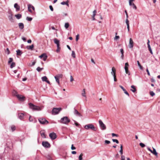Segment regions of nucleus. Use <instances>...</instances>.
<instances>
[{"instance_id": "obj_1", "label": "nucleus", "mask_w": 160, "mask_h": 160, "mask_svg": "<svg viewBox=\"0 0 160 160\" xmlns=\"http://www.w3.org/2000/svg\"><path fill=\"white\" fill-rule=\"evenodd\" d=\"M70 122V120L67 117H64L61 118L60 122L64 124H67Z\"/></svg>"}, {"instance_id": "obj_2", "label": "nucleus", "mask_w": 160, "mask_h": 160, "mask_svg": "<svg viewBox=\"0 0 160 160\" xmlns=\"http://www.w3.org/2000/svg\"><path fill=\"white\" fill-rule=\"evenodd\" d=\"M29 105L30 108L33 109V110L36 111H40L41 110L40 107L35 106L31 103H29Z\"/></svg>"}, {"instance_id": "obj_3", "label": "nucleus", "mask_w": 160, "mask_h": 160, "mask_svg": "<svg viewBox=\"0 0 160 160\" xmlns=\"http://www.w3.org/2000/svg\"><path fill=\"white\" fill-rule=\"evenodd\" d=\"M84 128L87 130L89 129H91L92 130L95 131L97 130L96 128L92 124H89L85 125L84 126Z\"/></svg>"}, {"instance_id": "obj_4", "label": "nucleus", "mask_w": 160, "mask_h": 160, "mask_svg": "<svg viewBox=\"0 0 160 160\" xmlns=\"http://www.w3.org/2000/svg\"><path fill=\"white\" fill-rule=\"evenodd\" d=\"M38 120L40 123L41 124H47L49 123L48 122L45 118H38Z\"/></svg>"}, {"instance_id": "obj_5", "label": "nucleus", "mask_w": 160, "mask_h": 160, "mask_svg": "<svg viewBox=\"0 0 160 160\" xmlns=\"http://www.w3.org/2000/svg\"><path fill=\"white\" fill-rule=\"evenodd\" d=\"M116 70L115 68L114 67H112V72H111V74L113 76L114 78V80L115 82L117 81L116 79Z\"/></svg>"}, {"instance_id": "obj_6", "label": "nucleus", "mask_w": 160, "mask_h": 160, "mask_svg": "<svg viewBox=\"0 0 160 160\" xmlns=\"http://www.w3.org/2000/svg\"><path fill=\"white\" fill-rule=\"evenodd\" d=\"M99 123L100 127L102 130H105L106 129L105 125L103 123L101 120H99Z\"/></svg>"}, {"instance_id": "obj_7", "label": "nucleus", "mask_w": 160, "mask_h": 160, "mask_svg": "<svg viewBox=\"0 0 160 160\" xmlns=\"http://www.w3.org/2000/svg\"><path fill=\"white\" fill-rule=\"evenodd\" d=\"M61 108H54L52 111V113L53 114L55 115L59 113V112L61 110Z\"/></svg>"}, {"instance_id": "obj_8", "label": "nucleus", "mask_w": 160, "mask_h": 160, "mask_svg": "<svg viewBox=\"0 0 160 160\" xmlns=\"http://www.w3.org/2000/svg\"><path fill=\"white\" fill-rule=\"evenodd\" d=\"M9 15L8 16V18L9 20L11 22H14V20L13 18V14L12 12L11 11L8 12Z\"/></svg>"}, {"instance_id": "obj_9", "label": "nucleus", "mask_w": 160, "mask_h": 160, "mask_svg": "<svg viewBox=\"0 0 160 160\" xmlns=\"http://www.w3.org/2000/svg\"><path fill=\"white\" fill-rule=\"evenodd\" d=\"M49 136L50 138L52 140H54L55 139L57 138L56 134L54 132L50 133L49 134Z\"/></svg>"}, {"instance_id": "obj_10", "label": "nucleus", "mask_w": 160, "mask_h": 160, "mask_svg": "<svg viewBox=\"0 0 160 160\" xmlns=\"http://www.w3.org/2000/svg\"><path fill=\"white\" fill-rule=\"evenodd\" d=\"M42 145L43 147L47 148H49L50 146V144L48 142H42Z\"/></svg>"}, {"instance_id": "obj_11", "label": "nucleus", "mask_w": 160, "mask_h": 160, "mask_svg": "<svg viewBox=\"0 0 160 160\" xmlns=\"http://www.w3.org/2000/svg\"><path fill=\"white\" fill-rule=\"evenodd\" d=\"M16 96L19 100L20 101H22L25 100V97L22 95L17 94L16 95Z\"/></svg>"}, {"instance_id": "obj_12", "label": "nucleus", "mask_w": 160, "mask_h": 160, "mask_svg": "<svg viewBox=\"0 0 160 160\" xmlns=\"http://www.w3.org/2000/svg\"><path fill=\"white\" fill-rule=\"evenodd\" d=\"M39 57L41 58H43V60L44 61H45L47 59V56L46 54L44 53L39 56Z\"/></svg>"}, {"instance_id": "obj_13", "label": "nucleus", "mask_w": 160, "mask_h": 160, "mask_svg": "<svg viewBox=\"0 0 160 160\" xmlns=\"http://www.w3.org/2000/svg\"><path fill=\"white\" fill-rule=\"evenodd\" d=\"M62 77V75L61 74H59L57 76H55L54 77V78L56 80V82L58 83V84H59V78H60L61 77Z\"/></svg>"}, {"instance_id": "obj_14", "label": "nucleus", "mask_w": 160, "mask_h": 160, "mask_svg": "<svg viewBox=\"0 0 160 160\" xmlns=\"http://www.w3.org/2000/svg\"><path fill=\"white\" fill-rule=\"evenodd\" d=\"M133 46V42L131 38L129 39V47L130 48H132Z\"/></svg>"}, {"instance_id": "obj_15", "label": "nucleus", "mask_w": 160, "mask_h": 160, "mask_svg": "<svg viewBox=\"0 0 160 160\" xmlns=\"http://www.w3.org/2000/svg\"><path fill=\"white\" fill-rule=\"evenodd\" d=\"M24 114L23 113H19L18 117L19 119L21 120H22L24 119Z\"/></svg>"}, {"instance_id": "obj_16", "label": "nucleus", "mask_w": 160, "mask_h": 160, "mask_svg": "<svg viewBox=\"0 0 160 160\" xmlns=\"http://www.w3.org/2000/svg\"><path fill=\"white\" fill-rule=\"evenodd\" d=\"M74 114L78 116H79V117H81L82 116V115L75 108L74 109Z\"/></svg>"}, {"instance_id": "obj_17", "label": "nucleus", "mask_w": 160, "mask_h": 160, "mask_svg": "<svg viewBox=\"0 0 160 160\" xmlns=\"http://www.w3.org/2000/svg\"><path fill=\"white\" fill-rule=\"evenodd\" d=\"M14 8L16 9V11H18L20 10V6L17 3H15L14 4Z\"/></svg>"}, {"instance_id": "obj_18", "label": "nucleus", "mask_w": 160, "mask_h": 160, "mask_svg": "<svg viewBox=\"0 0 160 160\" xmlns=\"http://www.w3.org/2000/svg\"><path fill=\"white\" fill-rule=\"evenodd\" d=\"M54 42L57 45V46H60L59 41L58 39L56 38L54 39Z\"/></svg>"}, {"instance_id": "obj_19", "label": "nucleus", "mask_w": 160, "mask_h": 160, "mask_svg": "<svg viewBox=\"0 0 160 160\" xmlns=\"http://www.w3.org/2000/svg\"><path fill=\"white\" fill-rule=\"evenodd\" d=\"M152 148L153 150H152L151 153L155 156H158V153L156 152V149L153 147H152Z\"/></svg>"}, {"instance_id": "obj_20", "label": "nucleus", "mask_w": 160, "mask_h": 160, "mask_svg": "<svg viewBox=\"0 0 160 160\" xmlns=\"http://www.w3.org/2000/svg\"><path fill=\"white\" fill-rule=\"evenodd\" d=\"M18 26L20 29H22L24 28V24L20 22L18 23Z\"/></svg>"}, {"instance_id": "obj_21", "label": "nucleus", "mask_w": 160, "mask_h": 160, "mask_svg": "<svg viewBox=\"0 0 160 160\" xmlns=\"http://www.w3.org/2000/svg\"><path fill=\"white\" fill-rule=\"evenodd\" d=\"M68 1H67L66 2H62L61 3V4L62 5H66L68 7H69V5L68 4Z\"/></svg>"}, {"instance_id": "obj_22", "label": "nucleus", "mask_w": 160, "mask_h": 160, "mask_svg": "<svg viewBox=\"0 0 160 160\" xmlns=\"http://www.w3.org/2000/svg\"><path fill=\"white\" fill-rule=\"evenodd\" d=\"M29 121L30 122H33L34 121V123H36L37 122V120L36 119H35L34 120H33V119L32 118V117L31 116H30L29 118Z\"/></svg>"}, {"instance_id": "obj_23", "label": "nucleus", "mask_w": 160, "mask_h": 160, "mask_svg": "<svg viewBox=\"0 0 160 160\" xmlns=\"http://www.w3.org/2000/svg\"><path fill=\"white\" fill-rule=\"evenodd\" d=\"M131 88H132V89H131V91L133 92H135L136 91L135 86L134 85H132L131 86Z\"/></svg>"}, {"instance_id": "obj_24", "label": "nucleus", "mask_w": 160, "mask_h": 160, "mask_svg": "<svg viewBox=\"0 0 160 160\" xmlns=\"http://www.w3.org/2000/svg\"><path fill=\"white\" fill-rule=\"evenodd\" d=\"M120 52L121 53V58L122 59H123V57H124V51L123 50L122 48H121L120 49Z\"/></svg>"}, {"instance_id": "obj_25", "label": "nucleus", "mask_w": 160, "mask_h": 160, "mask_svg": "<svg viewBox=\"0 0 160 160\" xmlns=\"http://www.w3.org/2000/svg\"><path fill=\"white\" fill-rule=\"evenodd\" d=\"M16 52H17V56H21V55L22 53L21 51L19 49H18V50H17L16 51Z\"/></svg>"}, {"instance_id": "obj_26", "label": "nucleus", "mask_w": 160, "mask_h": 160, "mask_svg": "<svg viewBox=\"0 0 160 160\" xmlns=\"http://www.w3.org/2000/svg\"><path fill=\"white\" fill-rule=\"evenodd\" d=\"M15 16L17 19H19L21 18L22 15L20 14H18L15 15Z\"/></svg>"}, {"instance_id": "obj_27", "label": "nucleus", "mask_w": 160, "mask_h": 160, "mask_svg": "<svg viewBox=\"0 0 160 160\" xmlns=\"http://www.w3.org/2000/svg\"><path fill=\"white\" fill-rule=\"evenodd\" d=\"M34 48V45L33 44L31 46H27V48L29 50H32Z\"/></svg>"}, {"instance_id": "obj_28", "label": "nucleus", "mask_w": 160, "mask_h": 160, "mask_svg": "<svg viewBox=\"0 0 160 160\" xmlns=\"http://www.w3.org/2000/svg\"><path fill=\"white\" fill-rule=\"evenodd\" d=\"M30 6H31V4H28V10L29 12H30L31 13H32V12L31 9V8Z\"/></svg>"}, {"instance_id": "obj_29", "label": "nucleus", "mask_w": 160, "mask_h": 160, "mask_svg": "<svg viewBox=\"0 0 160 160\" xmlns=\"http://www.w3.org/2000/svg\"><path fill=\"white\" fill-rule=\"evenodd\" d=\"M40 133H41V135L42 137H43L44 138H46L45 134V132H44V131H41L40 132Z\"/></svg>"}, {"instance_id": "obj_30", "label": "nucleus", "mask_w": 160, "mask_h": 160, "mask_svg": "<svg viewBox=\"0 0 160 160\" xmlns=\"http://www.w3.org/2000/svg\"><path fill=\"white\" fill-rule=\"evenodd\" d=\"M85 89H83L82 90V95L84 97H86V95H85Z\"/></svg>"}, {"instance_id": "obj_31", "label": "nucleus", "mask_w": 160, "mask_h": 160, "mask_svg": "<svg viewBox=\"0 0 160 160\" xmlns=\"http://www.w3.org/2000/svg\"><path fill=\"white\" fill-rule=\"evenodd\" d=\"M69 26V23L68 22H66L65 23L64 27L66 29L68 28Z\"/></svg>"}, {"instance_id": "obj_32", "label": "nucleus", "mask_w": 160, "mask_h": 160, "mask_svg": "<svg viewBox=\"0 0 160 160\" xmlns=\"http://www.w3.org/2000/svg\"><path fill=\"white\" fill-rule=\"evenodd\" d=\"M11 128L12 132L14 131L16 129L15 126L14 125H12Z\"/></svg>"}, {"instance_id": "obj_33", "label": "nucleus", "mask_w": 160, "mask_h": 160, "mask_svg": "<svg viewBox=\"0 0 160 160\" xmlns=\"http://www.w3.org/2000/svg\"><path fill=\"white\" fill-rule=\"evenodd\" d=\"M42 79L43 81L46 82L47 80V78L46 76H44L42 78Z\"/></svg>"}, {"instance_id": "obj_34", "label": "nucleus", "mask_w": 160, "mask_h": 160, "mask_svg": "<svg viewBox=\"0 0 160 160\" xmlns=\"http://www.w3.org/2000/svg\"><path fill=\"white\" fill-rule=\"evenodd\" d=\"M43 69V68H40V67H38L37 69H36V70H37L38 72H40L41 71H42V70Z\"/></svg>"}, {"instance_id": "obj_35", "label": "nucleus", "mask_w": 160, "mask_h": 160, "mask_svg": "<svg viewBox=\"0 0 160 160\" xmlns=\"http://www.w3.org/2000/svg\"><path fill=\"white\" fill-rule=\"evenodd\" d=\"M15 66V63L14 62H12L11 63L10 67L11 68H13Z\"/></svg>"}, {"instance_id": "obj_36", "label": "nucleus", "mask_w": 160, "mask_h": 160, "mask_svg": "<svg viewBox=\"0 0 160 160\" xmlns=\"http://www.w3.org/2000/svg\"><path fill=\"white\" fill-rule=\"evenodd\" d=\"M137 63H138V65L139 67L140 68V69H142L143 67H142V66H141V65H140V63H139V61H137Z\"/></svg>"}, {"instance_id": "obj_37", "label": "nucleus", "mask_w": 160, "mask_h": 160, "mask_svg": "<svg viewBox=\"0 0 160 160\" xmlns=\"http://www.w3.org/2000/svg\"><path fill=\"white\" fill-rule=\"evenodd\" d=\"M13 61V59L12 58H9V61L8 62V64H9L11 62H12Z\"/></svg>"}, {"instance_id": "obj_38", "label": "nucleus", "mask_w": 160, "mask_h": 160, "mask_svg": "<svg viewBox=\"0 0 160 160\" xmlns=\"http://www.w3.org/2000/svg\"><path fill=\"white\" fill-rule=\"evenodd\" d=\"M129 66L128 64V62H126L125 63V66L124 67L125 69H128V67Z\"/></svg>"}, {"instance_id": "obj_39", "label": "nucleus", "mask_w": 160, "mask_h": 160, "mask_svg": "<svg viewBox=\"0 0 160 160\" xmlns=\"http://www.w3.org/2000/svg\"><path fill=\"white\" fill-rule=\"evenodd\" d=\"M72 56L73 58H74L76 57L75 53L74 51H72Z\"/></svg>"}, {"instance_id": "obj_40", "label": "nucleus", "mask_w": 160, "mask_h": 160, "mask_svg": "<svg viewBox=\"0 0 160 160\" xmlns=\"http://www.w3.org/2000/svg\"><path fill=\"white\" fill-rule=\"evenodd\" d=\"M26 19L28 21H31L32 20V18H31V17H27L26 18Z\"/></svg>"}, {"instance_id": "obj_41", "label": "nucleus", "mask_w": 160, "mask_h": 160, "mask_svg": "<svg viewBox=\"0 0 160 160\" xmlns=\"http://www.w3.org/2000/svg\"><path fill=\"white\" fill-rule=\"evenodd\" d=\"M83 156V154L82 153H81L80 155L79 156L78 158V160H82V156Z\"/></svg>"}, {"instance_id": "obj_42", "label": "nucleus", "mask_w": 160, "mask_h": 160, "mask_svg": "<svg viewBox=\"0 0 160 160\" xmlns=\"http://www.w3.org/2000/svg\"><path fill=\"white\" fill-rule=\"evenodd\" d=\"M60 50V46H57V49L56 50V52H59Z\"/></svg>"}, {"instance_id": "obj_43", "label": "nucleus", "mask_w": 160, "mask_h": 160, "mask_svg": "<svg viewBox=\"0 0 160 160\" xmlns=\"http://www.w3.org/2000/svg\"><path fill=\"white\" fill-rule=\"evenodd\" d=\"M125 72H126V73L128 74L129 75H130V73L128 70V69H125Z\"/></svg>"}, {"instance_id": "obj_44", "label": "nucleus", "mask_w": 160, "mask_h": 160, "mask_svg": "<svg viewBox=\"0 0 160 160\" xmlns=\"http://www.w3.org/2000/svg\"><path fill=\"white\" fill-rule=\"evenodd\" d=\"M139 145L141 146L142 148H143L145 146V145L142 142H141L139 143Z\"/></svg>"}, {"instance_id": "obj_45", "label": "nucleus", "mask_w": 160, "mask_h": 160, "mask_svg": "<svg viewBox=\"0 0 160 160\" xmlns=\"http://www.w3.org/2000/svg\"><path fill=\"white\" fill-rule=\"evenodd\" d=\"M112 141H113V142H116L117 143H119V142L118 141V140L117 139H112Z\"/></svg>"}, {"instance_id": "obj_46", "label": "nucleus", "mask_w": 160, "mask_h": 160, "mask_svg": "<svg viewBox=\"0 0 160 160\" xmlns=\"http://www.w3.org/2000/svg\"><path fill=\"white\" fill-rule=\"evenodd\" d=\"M150 95L152 96H153L155 95V93L153 91H151L150 92Z\"/></svg>"}, {"instance_id": "obj_47", "label": "nucleus", "mask_w": 160, "mask_h": 160, "mask_svg": "<svg viewBox=\"0 0 160 160\" xmlns=\"http://www.w3.org/2000/svg\"><path fill=\"white\" fill-rule=\"evenodd\" d=\"M132 6L133 7V8L134 9H137V7L135 5V4L134 3H132Z\"/></svg>"}, {"instance_id": "obj_48", "label": "nucleus", "mask_w": 160, "mask_h": 160, "mask_svg": "<svg viewBox=\"0 0 160 160\" xmlns=\"http://www.w3.org/2000/svg\"><path fill=\"white\" fill-rule=\"evenodd\" d=\"M97 12L96 10H95L93 11V14L92 16H95L96 15V14Z\"/></svg>"}, {"instance_id": "obj_49", "label": "nucleus", "mask_w": 160, "mask_h": 160, "mask_svg": "<svg viewBox=\"0 0 160 160\" xmlns=\"http://www.w3.org/2000/svg\"><path fill=\"white\" fill-rule=\"evenodd\" d=\"M120 87L122 90L124 92L125 91H126V90L121 85L119 86Z\"/></svg>"}, {"instance_id": "obj_50", "label": "nucleus", "mask_w": 160, "mask_h": 160, "mask_svg": "<svg viewBox=\"0 0 160 160\" xmlns=\"http://www.w3.org/2000/svg\"><path fill=\"white\" fill-rule=\"evenodd\" d=\"M119 38V37L118 36L116 35L115 37L114 38V40H117V39Z\"/></svg>"}, {"instance_id": "obj_51", "label": "nucleus", "mask_w": 160, "mask_h": 160, "mask_svg": "<svg viewBox=\"0 0 160 160\" xmlns=\"http://www.w3.org/2000/svg\"><path fill=\"white\" fill-rule=\"evenodd\" d=\"M105 144H109L110 143V142L109 141L106 140L105 141Z\"/></svg>"}, {"instance_id": "obj_52", "label": "nucleus", "mask_w": 160, "mask_h": 160, "mask_svg": "<svg viewBox=\"0 0 160 160\" xmlns=\"http://www.w3.org/2000/svg\"><path fill=\"white\" fill-rule=\"evenodd\" d=\"M79 35L78 34L76 36V40L77 41L78 40L79 38Z\"/></svg>"}, {"instance_id": "obj_53", "label": "nucleus", "mask_w": 160, "mask_h": 160, "mask_svg": "<svg viewBox=\"0 0 160 160\" xmlns=\"http://www.w3.org/2000/svg\"><path fill=\"white\" fill-rule=\"evenodd\" d=\"M68 15V14L66 13L63 12L62 14V16L63 17H65Z\"/></svg>"}, {"instance_id": "obj_54", "label": "nucleus", "mask_w": 160, "mask_h": 160, "mask_svg": "<svg viewBox=\"0 0 160 160\" xmlns=\"http://www.w3.org/2000/svg\"><path fill=\"white\" fill-rule=\"evenodd\" d=\"M126 23L127 25H129V21L128 20V19L127 18H126Z\"/></svg>"}, {"instance_id": "obj_55", "label": "nucleus", "mask_w": 160, "mask_h": 160, "mask_svg": "<svg viewBox=\"0 0 160 160\" xmlns=\"http://www.w3.org/2000/svg\"><path fill=\"white\" fill-rule=\"evenodd\" d=\"M49 8H50V10L52 11H53V8L52 6L51 5H50V6H49Z\"/></svg>"}, {"instance_id": "obj_56", "label": "nucleus", "mask_w": 160, "mask_h": 160, "mask_svg": "<svg viewBox=\"0 0 160 160\" xmlns=\"http://www.w3.org/2000/svg\"><path fill=\"white\" fill-rule=\"evenodd\" d=\"M73 77L72 76H71L70 77V81L71 82H72L73 81Z\"/></svg>"}, {"instance_id": "obj_57", "label": "nucleus", "mask_w": 160, "mask_h": 160, "mask_svg": "<svg viewBox=\"0 0 160 160\" xmlns=\"http://www.w3.org/2000/svg\"><path fill=\"white\" fill-rule=\"evenodd\" d=\"M121 160H125V156L122 155L121 157Z\"/></svg>"}, {"instance_id": "obj_58", "label": "nucleus", "mask_w": 160, "mask_h": 160, "mask_svg": "<svg viewBox=\"0 0 160 160\" xmlns=\"http://www.w3.org/2000/svg\"><path fill=\"white\" fill-rule=\"evenodd\" d=\"M71 149L72 150H75V149L76 148H75V147L73 146V144H72V145Z\"/></svg>"}, {"instance_id": "obj_59", "label": "nucleus", "mask_w": 160, "mask_h": 160, "mask_svg": "<svg viewBox=\"0 0 160 160\" xmlns=\"http://www.w3.org/2000/svg\"><path fill=\"white\" fill-rule=\"evenodd\" d=\"M112 137H114V136L118 137V134H115L114 133H112Z\"/></svg>"}, {"instance_id": "obj_60", "label": "nucleus", "mask_w": 160, "mask_h": 160, "mask_svg": "<svg viewBox=\"0 0 160 160\" xmlns=\"http://www.w3.org/2000/svg\"><path fill=\"white\" fill-rule=\"evenodd\" d=\"M31 8L32 9L33 11H35V8L31 4V6H30Z\"/></svg>"}, {"instance_id": "obj_61", "label": "nucleus", "mask_w": 160, "mask_h": 160, "mask_svg": "<svg viewBox=\"0 0 160 160\" xmlns=\"http://www.w3.org/2000/svg\"><path fill=\"white\" fill-rule=\"evenodd\" d=\"M124 93L126 94V95H127L128 96H129V95L127 91L126 90V91H125L124 92Z\"/></svg>"}, {"instance_id": "obj_62", "label": "nucleus", "mask_w": 160, "mask_h": 160, "mask_svg": "<svg viewBox=\"0 0 160 160\" xmlns=\"http://www.w3.org/2000/svg\"><path fill=\"white\" fill-rule=\"evenodd\" d=\"M146 71L147 72V74L149 76H150V73L148 69H146Z\"/></svg>"}, {"instance_id": "obj_63", "label": "nucleus", "mask_w": 160, "mask_h": 160, "mask_svg": "<svg viewBox=\"0 0 160 160\" xmlns=\"http://www.w3.org/2000/svg\"><path fill=\"white\" fill-rule=\"evenodd\" d=\"M147 148L148 149V150L149 151H150L151 152H152V150L150 148H149V147H148Z\"/></svg>"}, {"instance_id": "obj_64", "label": "nucleus", "mask_w": 160, "mask_h": 160, "mask_svg": "<svg viewBox=\"0 0 160 160\" xmlns=\"http://www.w3.org/2000/svg\"><path fill=\"white\" fill-rule=\"evenodd\" d=\"M22 39L24 41H26V39L24 37H22Z\"/></svg>"}]
</instances>
